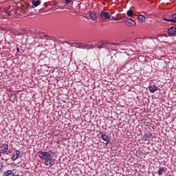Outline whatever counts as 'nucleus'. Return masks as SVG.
I'll use <instances>...</instances> for the list:
<instances>
[{"label": "nucleus", "mask_w": 176, "mask_h": 176, "mask_svg": "<svg viewBox=\"0 0 176 176\" xmlns=\"http://www.w3.org/2000/svg\"><path fill=\"white\" fill-rule=\"evenodd\" d=\"M50 151L46 152V151H40L37 153V155H38V157H41V159H43V160H46L52 156V154H50Z\"/></svg>", "instance_id": "1"}, {"label": "nucleus", "mask_w": 176, "mask_h": 176, "mask_svg": "<svg viewBox=\"0 0 176 176\" xmlns=\"http://www.w3.org/2000/svg\"><path fill=\"white\" fill-rule=\"evenodd\" d=\"M111 63L115 64L116 61H122L123 60V54L122 53H116L113 56H111Z\"/></svg>", "instance_id": "2"}, {"label": "nucleus", "mask_w": 176, "mask_h": 176, "mask_svg": "<svg viewBox=\"0 0 176 176\" xmlns=\"http://www.w3.org/2000/svg\"><path fill=\"white\" fill-rule=\"evenodd\" d=\"M55 162H56V159L52 157V155H51L50 157L45 160L44 164L45 166H49L50 167H52V166H54Z\"/></svg>", "instance_id": "3"}, {"label": "nucleus", "mask_w": 176, "mask_h": 176, "mask_svg": "<svg viewBox=\"0 0 176 176\" xmlns=\"http://www.w3.org/2000/svg\"><path fill=\"white\" fill-rule=\"evenodd\" d=\"M20 157H23V153L20 152L19 150H16L15 151V153H13L11 156L12 162H14V160H17V159Z\"/></svg>", "instance_id": "4"}, {"label": "nucleus", "mask_w": 176, "mask_h": 176, "mask_svg": "<svg viewBox=\"0 0 176 176\" xmlns=\"http://www.w3.org/2000/svg\"><path fill=\"white\" fill-rule=\"evenodd\" d=\"M108 45H109V43L107 41H99L96 44V47L97 49H104L105 47H107Z\"/></svg>", "instance_id": "5"}, {"label": "nucleus", "mask_w": 176, "mask_h": 176, "mask_svg": "<svg viewBox=\"0 0 176 176\" xmlns=\"http://www.w3.org/2000/svg\"><path fill=\"white\" fill-rule=\"evenodd\" d=\"M100 138L103 140L105 141L107 143L105 144L106 146H108V144H110L111 142V138L108 136L107 133H104V135H102L100 136Z\"/></svg>", "instance_id": "6"}, {"label": "nucleus", "mask_w": 176, "mask_h": 176, "mask_svg": "<svg viewBox=\"0 0 176 176\" xmlns=\"http://www.w3.org/2000/svg\"><path fill=\"white\" fill-rule=\"evenodd\" d=\"M8 149H9V146L7 144L1 145L0 146V155H1V153H6Z\"/></svg>", "instance_id": "7"}, {"label": "nucleus", "mask_w": 176, "mask_h": 176, "mask_svg": "<svg viewBox=\"0 0 176 176\" xmlns=\"http://www.w3.org/2000/svg\"><path fill=\"white\" fill-rule=\"evenodd\" d=\"M100 16L103 19V20H108V19H111V15H109V13L104 11L100 12Z\"/></svg>", "instance_id": "8"}, {"label": "nucleus", "mask_w": 176, "mask_h": 176, "mask_svg": "<svg viewBox=\"0 0 176 176\" xmlns=\"http://www.w3.org/2000/svg\"><path fill=\"white\" fill-rule=\"evenodd\" d=\"M172 19L163 18V21H169L170 23H176V13H174L171 16Z\"/></svg>", "instance_id": "9"}, {"label": "nucleus", "mask_w": 176, "mask_h": 176, "mask_svg": "<svg viewBox=\"0 0 176 176\" xmlns=\"http://www.w3.org/2000/svg\"><path fill=\"white\" fill-rule=\"evenodd\" d=\"M72 45H75L74 47L77 49H86V45H83L82 43H72Z\"/></svg>", "instance_id": "10"}, {"label": "nucleus", "mask_w": 176, "mask_h": 176, "mask_svg": "<svg viewBox=\"0 0 176 176\" xmlns=\"http://www.w3.org/2000/svg\"><path fill=\"white\" fill-rule=\"evenodd\" d=\"M169 35H175L176 34V28L175 26H172L168 29L167 31Z\"/></svg>", "instance_id": "11"}, {"label": "nucleus", "mask_w": 176, "mask_h": 176, "mask_svg": "<svg viewBox=\"0 0 176 176\" xmlns=\"http://www.w3.org/2000/svg\"><path fill=\"white\" fill-rule=\"evenodd\" d=\"M89 17L93 21H97V14L95 12H90Z\"/></svg>", "instance_id": "12"}, {"label": "nucleus", "mask_w": 176, "mask_h": 176, "mask_svg": "<svg viewBox=\"0 0 176 176\" xmlns=\"http://www.w3.org/2000/svg\"><path fill=\"white\" fill-rule=\"evenodd\" d=\"M126 25H135V21H134L133 19H126Z\"/></svg>", "instance_id": "13"}, {"label": "nucleus", "mask_w": 176, "mask_h": 176, "mask_svg": "<svg viewBox=\"0 0 176 176\" xmlns=\"http://www.w3.org/2000/svg\"><path fill=\"white\" fill-rule=\"evenodd\" d=\"M41 5V1L39 0H33L32 1V8H36Z\"/></svg>", "instance_id": "14"}, {"label": "nucleus", "mask_w": 176, "mask_h": 176, "mask_svg": "<svg viewBox=\"0 0 176 176\" xmlns=\"http://www.w3.org/2000/svg\"><path fill=\"white\" fill-rule=\"evenodd\" d=\"M148 90L151 93H155L157 90H159V88L156 87L155 85H151L148 87Z\"/></svg>", "instance_id": "15"}, {"label": "nucleus", "mask_w": 176, "mask_h": 176, "mask_svg": "<svg viewBox=\"0 0 176 176\" xmlns=\"http://www.w3.org/2000/svg\"><path fill=\"white\" fill-rule=\"evenodd\" d=\"M151 137H152V133H150L149 132H146V133H144L142 138V140L146 141V140H148V138H151Z\"/></svg>", "instance_id": "16"}, {"label": "nucleus", "mask_w": 176, "mask_h": 176, "mask_svg": "<svg viewBox=\"0 0 176 176\" xmlns=\"http://www.w3.org/2000/svg\"><path fill=\"white\" fill-rule=\"evenodd\" d=\"M3 176H14V173L13 171L8 170L4 172Z\"/></svg>", "instance_id": "17"}, {"label": "nucleus", "mask_w": 176, "mask_h": 176, "mask_svg": "<svg viewBox=\"0 0 176 176\" xmlns=\"http://www.w3.org/2000/svg\"><path fill=\"white\" fill-rule=\"evenodd\" d=\"M45 46H48L49 49H53V47H56V44H54L53 41H51L48 43V44H46Z\"/></svg>", "instance_id": "18"}, {"label": "nucleus", "mask_w": 176, "mask_h": 176, "mask_svg": "<svg viewBox=\"0 0 176 176\" xmlns=\"http://www.w3.org/2000/svg\"><path fill=\"white\" fill-rule=\"evenodd\" d=\"M167 168L163 167V168H160L159 170H158V175H163V173H164V171H166Z\"/></svg>", "instance_id": "19"}, {"label": "nucleus", "mask_w": 176, "mask_h": 176, "mask_svg": "<svg viewBox=\"0 0 176 176\" xmlns=\"http://www.w3.org/2000/svg\"><path fill=\"white\" fill-rule=\"evenodd\" d=\"M126 13H127V16H129V17H131V16H134V12L131 9L129 10L126 12Z\"/></svg>", "instance_id": "20"}, {"label": "nucleus", "mask_w": 176, "mask_h": 176, "mask_svg": "<svg viewBox=\"0 0 176 176\" xmlns=\"http://www.w3.org/2000/svg\"><path fill=\"white\" fill-rule=\"evenodd\" d=\"M138 20H139V21H145L146 20V18L144 15H140L138 17Z\"/></svg>", "instance_id": "21"}, {"label": "nucleus", "mask_w": 176, "mask_h": 176, "mask_svg": "<svg viewBox=\"0 0 176 176\" xmlns=\"http://www.w3.org/2000/svg\"><path fill=\"white\" fill-rule=\"evenodd\" d=\"M21 8L23 10H27V9H29V8L27 7V6H24V5H22V6H21Z\"/></svg>", "instance_id": "22"}, {"label": "nucleus", "mask_w": 176, "mask_h": 176, "mask_svg": "<svg viewBox=\"0 0 176 176\" xmlns=\"http://www.w3.org/2000/svg\"><path fill=\"white\" fill-rule=\"evenodd\" d=\"M29 10H30V9L24 10L23 14H28V13H30Z\"/></svg>", "instance_id": "23"}, {"label": "nucleus", "mask_w": 176, "mask_h": 176, "mask_svg": "<svg viewBox=\"0 0 176 176\" xmlns=\"http://www.w3.org/2000/svg\"><path fill=\"white\" fill-rule=\"evenodd\" d=\"M25 6H27V8H29V9H32V6H31L30 3H27Z\"/></svg>", "instance_id": "24"}, {"label": "nucleus", "mask_w": 176, "mask_h": 176, "mask_svg": "<svg viewBox=\"0 0 176 176\" xmlns=\"http://www.w3.org/2000/svg\"><path fill=\"white\" fill-rule=\"evenodd\" d=\"M6 14H7V16H12V14L9 11L6 12Z\"/></svg>", "instance_id": "25"}, {"label": "nucleus", "mask_w": 176, "mask_h": 176, "mask_svg": "<svg viewBox=\"0 0 176 176\" xmlns=\"http://www.w3.org/2000/svg\"><path fill=\"white\" fill-rule=\"evenodd\" d=\"M128 19H127V17L122 18V21H126V22Z\"/></svg>", "instance_id": "26"}, {"label": "nucleus", "mask_w": 176, "mask_h": 176, "mask_svg": "<svg viewBox=\"0 0 176 176\" xmlns=\"http://www.w3.org/2000/svg\"><path fill=\"white\" fill-rule=\"evenodd\" d=\"M18 53H20V48H16V56H19Z\"/></svg>", "instance_id": "27"}, {"label": "nucleus", "mask_w": 176, "mask_h": 176, "mask_svg": "<svg viewBox=\"0 0 176 176\" xmlns=\"http://www.w3.org/2000/svg\"><path fill=\"white\" fill-rule=\"evenodd\" d=\"M99 135H104L105 133L102 132V131H99Z\"/></svg>", "instance_id": "28"}, {"label": "nucleus", "mask_w": 176, "mask_h": 176, "mask_svg": "<svg viewBox=\"0 0 176 176\" xmlns=\"http://www.w3.org/2000/svg\"><path fill=\"white\" fill-rule=\"evenodd\" d=\"M111 20H115V21H118V20H119V19L112 16Z\"/></svg>", "instance_id": "29"}, {"label": "nucleus", "mask_w": 176, "mask_h": 176, "mask_svg": "<svg viewBox=\"0 0 176 176\" xmlns=\"http://www.w3.org/2000/svg\"><path fill=\"white\" fill-rule=\"evenodd\" d=\"M20 12H21V13H24V10L21 7V8L19 9Z\"/></svg>", "instance_id": "30"}, {"label": "nucleus", "mask_w": 176, "mask_h": 176, "mask_svg": "<svg viewBox=\"0 0 176 176\" xmlns=\"http://www.w3.org/2000/svg\"><path fill=\"white\" fill-rule=\"evenodd\" d=\"M2 167H3V165L0 162V170H2Z\"/></svg>", "instance_id": "31"}, {"label": "nucleus", "mask_w": 176, "mask_h": 176, "mask_svg": "<svg viewBox=\"0 0 176 176\" xmlns=\"http://www.w3.org/2000/svg\"><path fill=\"white\" fill-rule=\"evenodd\" d=\"M138 152L140 153V151H137V153H138Z\"/></svg>", "instance_id": "32"}]
</instances>
